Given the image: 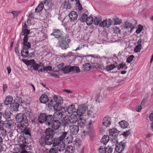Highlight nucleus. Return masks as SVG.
<instances>
[{"mask_svg":"<svg viewBox=\"0 0 153 153\" xmlns=\"http://www.w3.org/2000/svg\"><path fill=\"white\" fill-rule=\"evenodd\" d=\"M54 134V131L49 128H47L44 134L39 139V145L43 147L46 146H51L53 145V147H56L63 142L59 138H53Z\"/></svg>","mask_w":153,"mask_h":153,"instance_id":"nucleus-1","label":"nucleus"},{"mask_svg":"<svg viewBox=\"0 0 153 153\" xmlns=\"http://www.w3.org/2000/svg\"><path fill=\"white\" fill-rule=\"evenodd\" d=\"M58 42L59 46L61 47L62 49H66L69 47L68 43L70 42V40L68 38L66 39V37L64 36L62 37Z\"/></svg>","mask_w":153,"mask_h":153,"instance_id":"nucleus-2","label":"nucleus"},{"mask_svg":"<svg viewBox=\"0 0 153 153\" xmlns=\"http://www.w3.org/2000/svg\"><path fill=\"white\" fill-rule=\"evenodd\" d=\"M23 48L21 51V54L22 56L24 58H26L29 56L28 49L31 48V44L30 43H22Z\"/></svg>","mask_w":153,"mask_h":153,"instance_id":"nucleus-3","label":"nucleus"},{"mask_svg":"<svg viewBox=\"0 0 153 153\" xmlns=\"http://www.w3.org/2000/svg\"><path fill=\"white\" fill-rule=\"evenodd\" d=\"M88 111V106L85 104H82L78 107L76 114L79 116H83V115L86 114Z\"/></svg>","mask_w":153,"mask_h":153,"instance_id":"nucleus-4","label":"nucleus"},{"mask_svg":"<svg viewBox=\"0 0 153 153\" xmlns=\"http://www.w3.org/2000/svg\"><path fill=\"white\" fill-rule=\"evenodd\" d=\"M66 125H69V130L71 134L75 135L79 131V128L78 125H70L68 122L65 123Z\"/></svg>","mask_w":153,"mask_h":153,"instance_id":"nucleus-5","label":"nucleus"},{"mask_svg":"<svg viewBox=\"0 0 153 153\" xmlns=\"http://www.w3.org/2000/svg\"><path fill=\"white\" fill-rule=\"evenodd\" d=\"M119 131L116 129L112 128L109 131V135L112 137V139L114 140V142H118V139L117 136L118 135L119 133Z\"/></svg>","mask_w":153,"mask_h":153,"instance_id":"nucleus-6","label":"nucleus"},{"mask_svg":"<svg viewBox=\"0 0 153 153\" xmlns=\"http://www.w3.org/2000/svg\"><path fill=\"white\" fill-rule=\"evenodd\" d=\"M30 31L27 29L22 28V31L21 32V34L22 35H24V37L23 39L22 43H30L28 42V35L30 33Z\"/></svg>","mask_w":153,"mask_h":153,"instance_id":"nucleus-7","label":"nucleus"},{"mask_svg":"<svg viewBox=\"0 0 153 153\" xmlns=\"http://www.w3.org/2000/svg\"><path fill=\"white\" fill-rule=\"evenodd\" d=\"M27 125V123H26L25 121L18 123L16 127L18 132L21 133L22 132V131L26 129Z\"/></svg>","mask_w":153,"mask_h":153,"instance_id":"nucleus-8","label":"nucleus"},{"mask_svg":"<svg viewBox=\"0 0 153 153\" xmlns=\"http://www.w3.org/2000/svg\"><path fill=\"white\" fill-rule=\"evenodd\" d=\"M61 124V122L58 120H54L51 125L52 128L51 129L53 130H57L60 128Z\"/></svg>","mask_w":153,"mask_h":153,"instance_id":"nucleus-9","label":"nucleus"},{"mask_svg":"<svg viewBox=\"0 0 153 153\" xmlns=\"http://www.w3.org/2000/svg\"><path fill=\"white\" fill-rule=\"evenodd\" d=\"M26 65H31L33 68V70L35 71L38 70L39 68L38 64L36 63L34 59L28 60L26 63Z\"/></svg>","mask_w":153,"mask_h":153,"instance_id":"nucleus-10","label":"nucleus"},{"mask_svg":"<svg viewBox=\"0 0 153 153\" xmlns=\"http://www.w3.org/2000/svg\"><path fill=\"white\" fill-rule=\"evenodd\" d=\"M112 22V20L111 19H108L102 21L100 23V25L102 27L108 28L111 25Z\"/></svg>","mask_w":153,"mask_h":153,"instance_id":"nucleus-11","label":"nucleus"},{"mask_svg":"<svg viewBox=\"0 0 153 153\" xmlns=\"http://www.w3.org/2000/svg\"><path fill=\"white\" fill-rule=\"evenodd\" d=\"M86 120L84 116H79V119L77 120L78 126L80 127H84L86 124Z\"/></svg>","mask_w":153,"mask_h":153,"instance_id":"nucleus-12","label":"nucleus"},{"mask_svg":"<svg viewBox=\"0 0 153 153\" xmlns=\"http://www.w3.org/2000/svg\"><path fill=\"white\" fill-rule=\"evenodd\" d=\"M125 148V143L123 142L120 143L115 147V150L118 153H121Z\"/></svg>","mask_w":153,"mask_h":153,"instance_id":"nucleus-13","label":"nucleus"},{"mask_svg":"<svg viewBox=\"0 0 153 153\" xmlns=\"http://www.w3.org/2000/svg\"><path fill=\"white\" fill-rule=\"evenodd\" d=\"M53 32L51 34V35L53 36L55 38H59L60 39L62 37H63L59 29L53 30Z\"/></svg>","mask_w":153,"mask_h":153,"instance_id":"nucleus-14","label":"nucleus"},{"mask_svg":"<svg viewBox=\"0 0 153 153\" xmlns=\"http://www.w3.org/2000/svg\"><path fill=\"white\" fill-rule=\"evenodd\" d=\"M111 118L108 116L105 117L102 120V126L106 127H108L111 124Z\"/></svg>","mask_w":153,"mask_h":153,"instance_id":"nucleus-15","label":"nucleus"},{"mask_svg":"<svg viewBox=\"0 0 153 153\" xmlns=\"http://www.w3.org/2000/svg\"><path fill=\"white\" fill-rule=\"evenodd\" d=\"M78 119L77 116L75 114H72L68 117V122L74 124L77 121Z\"/></svg>","mask_w":153,"mask_h":153,"instance_id":"nucleus-16","label":"nucleus"},{"mask_svg":"<svg viewBox=\"0 0 153 153\" xmlns=\"http://www.w3.org/2000/svg\"><path fill=\"white\" fill-rule=\"evenodd\" d=\"M47 115V114L45 113H41L38 117L39 122L41 123H45Z\"/></svg>","mask_w":153,"mask_h":153,"instance_id":"nucleus-17","label":"nucleus"},{"mask_svg":"<svg viewBox=\"0 0 153 153\" xmlns=\"http://www.w3.org/2000/svg\"><path fill=\"white\" fill-rule=\"evenodd\" d=\"M46 118V120L45 122L47 125L50 126L54 120V119L53 116L51 115L48 114L47 115Z\"/></svg>","mask_w":153,"mask_h":153,"instance_id":"nucleus-18","label":"nucleus"},{"mask_svg":"<svg viewBox=\"0 0 153 153\" xmlns=\"http://www.w3.org/2000/svg\"><path fill=\"white\" fill-rule=\"evenodd\" d=\"M63 115H64L63 113L61 111H57L54 113L53 116V119L55 118L59 120L62 118Z\"/></svg>","mask_w":153,"mask_h":153,"instance_id":"nucleus-19","label":"nucleus"},{"mask_svg":"<svg viewBox=\"0 0 153 153\" xmlns=\"http://www.w3.org/2000/svg\"><path fill=\"white\" fill-rule=\"evenodd\" d=\"M124 27L126 29L130 28L131 29L130 32L131 33L133 29L134 28L135 26L130 22L126 21L125 22Z\"/></svg>","mask_w":153,"mask_h":153,"instance_id":"nucleus-20","label":"nucleus"},{"mask_svg":"<svg viewBox=\"0 0 153 153\" xmlns=\"http://www.w3.org/2000/svg\"><path fill=\"white\" fill-rule=\"evenodd\" d=\"M93 68H96L98 69H101L102 70H105V67L103 65L100 64L98 63L91 62Z\"/></svg>","mask_w":153,"mask_h":153,"instance_id":"nucleus-21","label":"nucleus"},{"mask_svg":"<svg viewBox=\"0 0 153 153\" xmlns=\"http://www.w3.org/2000/svg\"><path fill=\"white\" fill-rule=\"evenodd\" d=\"M16 120L18 123L22 122L23 121H25L24 120V116L21 113L18 114L15 117Z\"/></svg>","mask_w":153,"mask_h":153,"instance_id":"nucleus-22","label":"nucleus"},{"mask_svg":"<svg viewBox=\"0 0 153 153\" xmlns=\"http://www.w3.org/2000/svg\"><path fill=\"white\" fill-rule=\"evenodd\" d=\"M69 15L71 20L74 21L77 19L78 15L76 13L75 11H71L69 14Z\"/></svg>","mask_w":153,"mask_h":153,"instance_id":"nucleus-23","label":"nucleus"},{"mask_svg":"<svg viewBox=\"0 0 153 153\" xmlns=\"http://www.w3.org/2000/svg\"><path fill=\"white\" fill-rule=\"evenodd\" d=\"M68 113L71 114L76 112L77 109L76 108L74 105H71L69 106L67 109Z\"/></svg>","mask_w":153,"mask_h":153,"instance_id":"nucleus-24","label":"nucleus"},{"mask_svg":"<svg viewBox=\"0 0 153 153\" xmlns=\"http://www.w3.org/2000/svg\"><path fill=\"white\" fill-rule=\"evenodd\" d=\"M65 143L63 142H62L61 143L57 146L56 150L57 151L60 152H63L65 149Z\"/></svg>","mask_w":153,"mask_h":153,"instance_id":"nucleus-25","label":"nucleus"},{"mask_svg":"<svg viewBox=\"0 0 153 153\" xmlns=\"http://www.w3.org/2000/svg\"><path fill=\"white\" fill-rule=\"evenodd\" d=\"M23 113L24 115L26 117L30 118L31 116L32 115V112L31 111V110L28 108H25Z\"/></svg>","mask_w":153,"mask_h":153,"instance_id":"nucleus-26","label":"nucleus"},{"mask_svg":"<svg viewBox=\"0 0 153 153\" xmlns=\"http://www.w3.org/2000/svg\"><path fill=\"white\" fill-rule=\"evenodd\" d=\"M48 98L47 95L42 94L39 98V100L41 103L45 104L48 101Z\"/></svg>","mask_w":153,"mask_h":153,"instance_id":"nucleus-27","label":"nucleus"},{"mask_svg":"<svg viewBox=\"0 0 153 153\" xmlns=\"http://www.w3.org/2000/svg\"><path fill=\"white\" fill-rule=\"evenodd\" d=\"M117 63L115 62L114 64H108L106 65L105 67V69L107 71H110L113 70L116 67V64H117Z\"/></svg>","mask_w":153,"mask_h":153,"instance_id":"nucleus-28","label":"nucleus"},{"mask_svg":"<svg viewBox=\"0 0 153 153\" xmlns=\"http://www.w3.org/2000/svg\"><path fill=\"white\" fill-rule=\"evenodd\" d=\"M87 114L89 117L93 118L95 117L96 115V111L93 108H90L89 110H88L87 112Z\"/></svg>","mask_w":153,"mask_h":153,"instance_id":"nucleus-29","label":"nucleus"},{"mask_svg":"<svg viewBox=\"0 0 153 153\" xmlns=\"http://www.w3.org/2000/svg\"><path fill=\"white\" fill-rule=\"evenodd\" d=\"M4 124L6 127L10 128L13 126V122L12 120H9L5 121Z\"/></svg>","mask_w":153,"mask_h":153,"instance_id":"nucleus-30","label":"nucleus"},{"mask_svg":"<svg viewBox=\"0 0 153 153\" xmlns=\"http://www.w3.org/2000/svg\"><path fill=\"white\" fill-rule=\"evenodd\" d=\"M54 101L56 103H59V104L63 103V100L62 97L59 96L55 95L53 97Z\"/></svg>","mask_w":153,"mask_h":153,"instance_id":"nucleus-31","label":"nucleus"},{"mask_svg":"<svg viewBox=\"0 0 153 153\" xmlns=\"http://www.w3.org/2000/svg\"><path fill=\"white\" fill-rule=\"evenodd\" d=\"M65 141L68 144L71 143L73 141V137L71 134H68L65 139Z\"/></svg>","mask_w":153,"mask_h":153,"instance_id":"nucleus-32","label":"nucleus"},{"mask_svg":"<svg viewBox=\"0 0 153 153\" xmlns=\"http://www.w3.org/2000/svg\"><path fill=\"white\" fill-rule=\"evenodd\" d=\"M109 137L107 135H104L102 139L101 140V142L104 144H106L107 142L109 141Z\"/></svg>","mask_w":153,"mask_h":153,"instance_id":"nucleus-33","label":"nucleus"},{"mask_svg":"<svg viewBox=\"0 0 153 153\" xmlns=\"http://www.w3.org/2000/svg\"><path fill=\"white\" fill-rule=\"evenodd\" d=\"M13 98L11 96L6 97L4 102V104L6 105L11 104L13 101Z\"/></svg>","mask_w":153,"mask_h":153,"instance_id":"nucleus-34","label":"nucleus"},{"mask_svg":"<svg viewBox=\"0 0 153 153\" xmlns=\"http://www.w3.org/2000/svg\"><path fill=\"white\" fill-rule=\"evenodd\" d=\"M31 129L30 128L26 127V129L22 131V133H23L24 134L27 135L28 137L30 138L31 137Z\"/></svg>","mask_w":153,"mask_h":153,"instance_id":"nucleus-35","label":"nucleus"},{"mask_svg":"<svg viewBox=\"0 0 153 153\" xmlns=\"http://www.w3.org/2000/svg\"><path fill=\"white\" fill-rule=\"evenodd\" d=\"M65 152L68 153H74L75 152L74 147L73 146H68L67 147Z\"/></svg>","mask_w":153,"mask_h":153,"instance_id":"nucleus-36","label":"nucleus"},{"mask_svg":"<svg viewBox=\"0 0 153 153\" xmlns=\"http://www.w3.org/2000/svg\"><path fill=\"white\" fill-rule=\"evenodd\" d=\"M91 67V65L89 63H85L83 65L82 67L83 70L85 71L89 70Z\"/></svg>","mask_w":153,"mask_h":153,"instance_id":"nucleus-37","label":"nucleus"},{"mask_svg":"<svg viewBox=\"0 0 153 153\" xmlns=\"http://www.w3.org/2000/svg\"><path fill=\"white\" fill-rule=\"evenodd\" d=\"M53 108L55 110L57 111H61L63 108L62 106V104H59V103H56Z\"/></svg>","mask_w":153,"mask_h":153,"instance_id":"nucleus-38","label":"nucleus"},{"mask_svg":"<svg viewBox=\"0 0 153 153\" xmlns=\"http://www.w3.org/2000/svg\"><path fill=\"white\" fill-rule=\"evenodd\" d=\"M43 4L42 3H40L36 8L35 9V12L37 13L40 12L43 10Z\"/></svg>","mask_w":153,"mask_h":153,"instance_id":"nucleus-39","label":"nucleus"},{"mask_svg":"<svg viewBox=\"0 0 153 153\" xmlns=\"http://www.w3.org/2000/svg\"><path fill=\"white\" fill-rule=\"evenodd\" d=\"M63 8L66 9V10L70 9L71 7V4H70L68 1H65L63 4Z\"/></svg>","mask_w":153,"mask_h":153,"instance_id":"nucleus-40","label":"nucleus"},{"mask_svg":"<svg viewBox=\"0 0 153 153\" xmlns=\"http://www.w3.org/2000/svg\"><path fill=\"white\" fill-rule=\"evenodd\" d=\"M62 71H63L64 73L66 74L71 72V66H68L64 67L62 69Z\"/></svg>","mask_w":153,"mask_h":153,"instance_id":"nucleus-41","label":"nucleus"},{"mask_svg":"<svg viewBox=\"0 0 153 153\" xmlns=\"http://www.w3.org/2000/svg\"><path fill=\"white\" fill-rule=\"evenodd\" d=\"M93 18L92 16L87 17L86 19L87 24L88 25H91L93 22Z\"/></svg>","mask_w":153,"mask_h":153,"instance_id":"nucleus-42","label":"nucleus"},{"mask_svg":"<svg viewBox=\"0 0 153 153\" xmlns=\"http://www.w3.org/2000/svg\"><path fill=\"white\" fill-rule=\"evenodd\" d=\"M82 141L81 139L79 138H76L74 141V144L76 146L79 147L81 144Z\"/></svg>","mask_w":153,"mask_h":153,"instance_id":"nucleus-43","label":"nucleus"},{"mask_svg":"<svg viewBox=\"0 0 153 153\" xmlns=\"http://www.w3.org/2000/svg\"><path fill=\"white\" fill-rule=\"evenodd\" d=\"M71 71L74 73H78L80 72V69L77 66H71Z\"/></svg>","mask_w":153,"mask_h":153,"instance_id":"nucleus-44","label":"nucleus"},{"mask_svg":"<svg viewBox=\"0 0 153 153\" xmlns=\"http://www.w3.org/2000/svg\"><path fill=\"white\" fill-rule=\"evenodd\" d=\"M121 127L123 128L127 127L128 123L125 120H123L120 122Z\"/></svg>","mask_w":153,"mask_h":153,"instance_id":"nucleus-45","label":"nucleus"},{"mask_svg":"<svg viewBox=\"0 0 153 153\" xmlns=\"http://www.w3.org/2000/svg\"><path fill=\"white\" fill-rule=\"evenodd\" d=\"M102 21V18L101 17H96L94 19L93 24L97 25H98Z\"/></svg>","mask_w":153,"mask_h":153,"instance_id":"nucleus-46","label":"nucleus"},{"mask_svg":"<svg viewBox=\"0 0 153 153\" xmlns=\"http://www.w3.org/2000/svg\"><path fill=\"white\" fill-rule=\"evenodd\" d=\"M113 151L112 148L110 146H108L105 147V153H112Z\"/></svg>","mask_w":153,"mask_h":153,"instance_id":"nucleus-47","label":"nucleus"},{"mask_svg":"<svg viewBox=\"0 0 153 153\" xmlns=\"http://www.w3.org/2000/svg\"><path fill=\"white\" fill-rule=\"evenodd\" d=\"M11 106L13 108L14 111H17L19 105L17 103H15L11 105Z\"/></svg>","mask_w":153,"mask_h":153,"instance_id":"nucleus-48","label":"nucleus"},{"mask_svg":"<svg viewBox=\"0 0 153 153\" xmlns=\"http://www.w3.org/2000/svg\"><path fill=\"white\" fill-rule=\"evenodd\" d=\"M7 131L4 129L3 127L0 129V135L5 136L6 135Z\"/></svg>","mask_w":153,"mask_h":153,"instance_id":"nucleus-49","label":"nucleus"},{"mask_svg":"<svg viewBox=\"0 0 153 153\" xmlns=\"http://www.w3.org/2000/svg\"><path fill=\"white\" fill-rule=\"evenodd\" d=\"M11 113L10 112L6 111L3 114V117L7 119L10 117Z\"/></svg>","mask_w":153,"mask_h":153,"instance_id":"nucleus-50","label":"nucleus"},{"mask_svg":"<svg viewBox=\"0 0 153 153\" xmlns=\"http://www.w3.org/2000/svg\"><path fill=\"white\" fill-rule=\"evenodd\" d=\"M87 17V15L85 14H83L82 15L80 18L79 20L81 22H83L85 21H86V19Z\"/></svg>","mask_w":153,"mask_h":153,"instance_id":"nucleus-51","label":"nucleus"},{"mask_svg":"<svg viewBox=\"0 0 153 153\" xmlns=\"http://www.w3.org/2000/svg\"><path fill=\"white\" fill-rule=\"evenodd\" d=\"M113 20L115 25H119L121 23V20L117 18H114Z\"/></svg>","mask_w":153,"mask_h":153,"instance_id":"nucleus-52","label":"nucleus"},{"mask_svg":"<svg viewBox=\"0 0 153 153\" xmlns=\"http://www.w3.org/2000/svg\"><path fill=\"white\" fill-rule=\"evenodd\" d=\"M143 26L141 25H139L138 26V29L136 30V32L137 34H139L142 31L143 29Z\"/></svg>","mask_w":153,"mask_h":153,"instance_id":"nucleus-53","label":"nucleus"},{"mask_svg":"<svg viewBox=\"0 0 153 153\" xmlns=\"http://www.w3.org/2000/svg\"><path fill=\"white\" fill-rule=\"evenodd\" d=\"M67 134V132H64L59 138L61 140H62L64 139H65Z\"/></svg>","mask_w":153,"mask_h":153,"instance_id":"nucleus-54","label":"nucleus"},{"mask_svg":"<svg viewBox=\"0 0 153 153\" xmlns=\"http://www.w3.org/2000/svg\"><path fill=\"white\" fill-rule=\"evenodd\" d=\"M21 13V11H13L11 12V13H12L14 16V17L16 16H17Z\"/></svg>","mask_w":153,"mask_h":153,"instance_id":"nucleus-55","label":"nucleus"},{"mask_svg":"<svg viewBox=\"0 0 153 153\" xmlns=\"http://www.w3.org/2000/svg\"><path fill=\"white\" fill-rule=\"evenodd\" d=\"M44 71H51L52 70V67L50 66H47L43 67Z\"/></svg>","mask_w":153,"mask_h":153,"instance_id":"nucleus-56","label":"nucleus"},{"mask_svg":"<svg viewBox=\"0 0 153 153\" xmlns=\"http://www.w3.org/2000/svg\"><path fill=\"white\" fill-rule=\"evenodd\" d=\"M116 65V67H117V69L118 70H120L121 68H123L126 65L125 64L123 63L119 64L118 65H117V64Z\"/></svg>","mask_w":153,"mask_h":153,"instance_id":"nucleus-57","label":"nucleus"},{"mask_svg":"<svg viewBox=\"0 0 153 153\" xmlns=\"http://www.w3.org/2000/svg\"><path fill=\"white\" fill-rule=\"evenodd\" d=\"M134 56L133 55H131L128 57L127 59V62L128 63H130L133 60Z\"/></svg>","mask_w":153,"mask_h":153,"instance_id":"nucleus-58","label":"nucleus"},{"mask_svg":"<svg viewBox=\"0 0 153 153\" xmlns=\"http://www.w3.org/2000/svg\"><path fill=\"white\" fill-rule=\"evenodd\" d=\"M141 45H137L135 47L134 49V51L136 53L140 52L141 49Z\"/></svg>","mask_w":153,"mask_h":153,"instance_id":"nucleus-59","label":"nucleus"},{"mask_svg":"<svg viewBox=\"0 0 153 153\" xmlns=\"http://www.w3.org/2000/svg\"><path fill=\"white\" fill-rule=\"evenodd\" d=\"M113 30L114 33H115L116 34L120 33V30L118 28L116 27H114L113 28Z\"/></svg>","mask_w":153,"mask_h":153,"instance_id":"nucleus-60","label":"nucleus"},{"mask_svg":"<svg viewBox=\"0 0 153 153\" xmlns=\"http://www.w3.org/2000/svg\"><path fill=\"white\" fill-rule=\"evenodd\" d=\"M88 133L90 134H94L95 132L94 128L93 127L89 128L88 129Z\"/></svg>","mask_w":153,"mask_h":153,"instance_id":"nucleus-61","label":"nucleus"},{"mask_svg":"<svg viewBox=\"0 0 153 153\" xmlns=\"http://www.w3.org/2000/svg\"><path fill=\"white\" fill-rule=\"evenodd\" d=\"M57 151L55 148H52L50 149L49 153H57Z\"/></svg>","mask_w":153,"mask_h":153,"instance_id":"nucleus-62","label":"nucleus"},{"mask_svg":"<svg viewBox=\"0 0 153 153\" xmlns=\"http://www.w3.org/2000/svg\"><path fill=\"white\" fill-rule=\"evenodd\" d=\"M102 97L101 96H99L97 97L96 101L98 103L102 102Z\"/></svg>","mask_w":153,"mask_h":153,"instance_id":"nucleus-63","label":"nucleus"},{"mask_svg":"<svg viewBox=\"0 0 153 153\" xmlns=\"http://www.w3.org/2000/svg\"><path fill=\"white\" fill-rule=\"evenodd\" d=\"M64 65V64L63 63H61L57 65V67L58 68L59 70H62V69L64 68L63 67Z\"/></svg>","mask_w":153,"mask_h":153,"instance_id":"nucleus-64","label":"nucleus"}]
</instances>
